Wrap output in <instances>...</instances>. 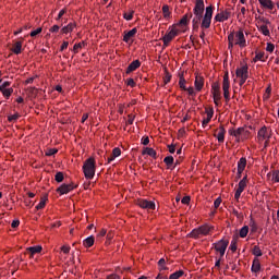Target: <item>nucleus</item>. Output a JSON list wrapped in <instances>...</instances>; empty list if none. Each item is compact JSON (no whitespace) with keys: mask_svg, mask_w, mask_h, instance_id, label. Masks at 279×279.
I'll list each match as a JSON object with an SVG mask.
<instances>
[{"mask_svg":"<svg viewBox=\"0 0 279 279\" xmlns=\"http://www.w3.org/2000/svg\"><path fill=\"white\" fill-rule=\"evenodd\" d=\"M162 12H163L165 19H169L170 13H169V7L168 5L162 7Z\"/></svg>","mask_w":279,"mask_h":279,"instance_id":"nucleus-44","label":"nucleus"},{"mask_svg":"<svg viewBox=\"0 0 279 279\" xmlns=\"http://www.w3.org/2000/svg\"><path fill=\"white\" fill-rule=\"evenodd\" d=\"M253 254H254V256H263V251H260V247L254 246Z\"/></svg>","mask_w":279,"mask_h":279,"instance_id":"nucleus-38","label":"nucleus"},{"mask_svg":"<svg viewBox=\"0 0 279 279\" xmlns=\"http://www.w3.org/2000/svg\"><path fill=\"white\" fill-rule=\"evenodd\" d=\"M137 206H140V208H144L145 210H156V203L145 198H140L137 201Z\"/></svg>","mask_w":279,"mask_h":279,"instance_id":"nucleus-5","label":"nucleus"},{"mask_svg":"<svg viewBox=\"0 0 279 279\" xmlns=\"http://www.w3.org/2000/svg\"><path fill=\"white\" fill-rule=\"evenodd\" d=\"M215 136L218 140V143H223L226 138V129H223V126H220L217 131V134H215Z\"/></svg>","mask_w":279,"mask_h":279,"instance_id":"nucleus-13","label":"nucleus"},{"mask_svg":"<svg viewBox=\"0 0 279 279\" xmlns=\"http://www.w3.org/2000/svg\"><path fill=\"white\" fill-rule=\"evenodd\" d=\"M259 32H262L264 36H269V28L267 27V25H262L259 27Z\"/></svg>","mask_w":279,"mask_h":279,"instance_id":"nucleus-35","label":"nucleus"},{"mask_svg":"<svg viewBox=\"0 0 279 279\" xmlns=\"http://www.w3.org/2000/svg\"><path fill=\"white\" fill-rule=\"evenodd\" d=\"M119 156H121V148L116 147L113 148L111 156L107 158V162H112V160H114V158H119Z\"/></svg>","mask_w":279,"mask_h":279,"instance_id":"nucleus-16","label":"nucleus"},{"mask_svg":"<svg viewBox=\"0 0 279 279\" xmlns=\"http://www.w3.org/2000/svg\"><path fill=\"white\" fill-rule=\"evenodd\" d=\"M43 252V246H31L27 248V253L29 254L31 258H34V254H40Z\"/></svg>","mask_w":279,"mask_h":279,"instance_id":"nucleus-12","label":"nucleus"},{"mask_svg":"<svg viewBox=\"0 0 279 279\" xmlns=\"http://www.w3.org/2000/svg\"><path fill=\"white\" fill-rule=\"evenodd\" d=\"M163 82H165V84H169L171 82V74H169V72H166Z\"/></svg>","mask_w":279,"mask_h":279,"instance_id":"nucleus-50","label":"nucleus"},{"mask_svg":"<svg viewBox=\"0 0 279 279\" xmlns=\"http://www.w3.org/2000/svg\"><path fill=\"white\" fill-rule=\"evenodd\" d=\"M189 23V15H184L183 19L180 21V25H186Z\"/></svg>","mask_w":279,"mask_h":279,"instance_id":"nucleus-55","label":"nucleus"},{"mask_svg":"<svg viewBox=\"0 0 279 279\" xmlns=\"http://www.w3.org/2000/svg\"><path fill=\"white\" fill-rule=\"evenodd\" d=\"M23 49V41H16L13 45V48L11 49V51H13V53H15V56H19V53H21Z\"/></svg>","mask_w":279,"mask_h":279,"instance_id":"nucleus-18","label":"nucleus"},{"mask_svg":"<svg viewBox=\"0 0 279 279\" xmlns=\"http://www.w3.org/2000/svg\"><path fill=\"white\" fill-rule=\"evenodd\" d=\"M193 13L192 24L194 29H197L199 24L203 29H208V27H210L213 21V7H207L204 14V0H196Z\"/></svg>","mask_w":279,"mask_h":279,"instance_id":"nucleus-1","label":"nucleus"},{"mask_svg":"<svg viewBox=\"0 0 279 279\" xmlns=\"http://www.w3.org/2000/svg\"><path fill=\"white\" fill-rule=\"evenodd\" d=\"M56 154H58V148H49L46 151V156H56Z\"/></svg>","mask_w":279,"mask_h":279,"instance_id":"nucleus-40","label":"nucleus"},{"mask_svg":"<svg viewBox=\"0 0 279 279\" xmlns=\"http://www.w3.org/2000/svg\"><path fill=\"white\" fill-rule=\"evenodd\" d=\"M241 193H243V192H239V190L235 191L234 199H235L236 202H239V199L241 198Z\"/></svg>","mask_w":279,"mask_h":279,"instance_id":"nucleus-58","label":"nucleus"},{"mask_svg":"<svg viewBox=\"0 0 279 279\" xmlns=\"http://www.w3.org/2000/svg\"><path fill=\"white\" fill-rule=\"evenodd\" d=\"M230 250L236 252V239H233L230 244Z\"/></svg>","mask_w":279,"mask_h":279,"instance_id":"nucleus-45","label":"nucleus"},{"mask_svg":"<svg viewBox=\"0 0 279 279\" xmlns=\"http://www.w3.org/2000/svg\"><path fill=\"white\" fill-rule=\"evenodd\" d=\"M202 235L201 229H194L189 236H191L192 239H199V236Z\"/></svg>","mask_w":279,"mask_h":279,"instance_id":"nucleus-29","label":"nucleus"},{"mask_svg":"<svg viewBox=\"0 0 279 279\" xmlns=\"http://www.w3.org/2000/svg\"><path fill=\"white\" fill-rule=\"evenodd\" d=\"M11 83L5 81L0 85V90H3L5 88H10Z\"/></svg>","mask_w":279,"mask_h":279,"instance_id":"nucleus-47","label":"nucleus"},{"mask_svg":"<svg viewBox=\"0 0 279 279\" xmlns=\"http://www.w3.org/2000/svg\"><path fill=\"white\" fill-rule=\"evenodd\" d=\"M69 48V41H64L62 45H61V51H64V49H68Z\"/></svg>","mask_w":279,"mask_h":279,"instance_id":"nucleus-61","label":"nucleus"},{"mask_svg":"<svg viewBox=\"0 0 279 279\" xmlns=\"http://www.w3.org/2000/svg\"><path fill=\"white\" fill-rule=\"evenodd\" d=\"M182 276H184V271L179 270L170 275L169 279H180Z\"/></svg>","mask_w":279,"mask_h":279,"instance_id":"nucleus-32","label":"nucleus"},{"mask_svg":"<svg viewBox=\"0 0 279 279\" xmlns=\"http://www.w3.org/2000/svg\"><path fill=\"white\" fill-rule=\"evenodd\" d=\"M229 134L235 137V141L239 143L240 141H245V129L239 128L238 130H230Z\"/></svg>","mask_w":279,"mask_h":279,"instance_id":"nucleus-7","label":"nucleus"},{"mask_svg":"<svg viewBox=\"0 0 279 279\" xmlns=\"http://www.w3.org/2000/svg\"><path fill=\"white\" fill-rule=\"evenodd\" d=\"M60 31V26L59 25H53L51 28H50V32L52 33H56V32H59Z\"/></svg>","mask_w":279,"mask_h":279,"instance_id":"nucleus-60","label":"nucleus"},{"mask_svg":"<svg viewBox=\"0 0 279 279\" xmlns=\"http://www.w3.org/2000/svg\"><path fill=\"white\" fill-rule=\"evenodd\" d=\"M84 245L85 247H93V245H95V238L90 235L87 239H85Z\"/></svg>","mask_w":279,"mask_h":279,"instance_id":"nucleus-27","label":"nucleus"},{"mask_svg":"<svg viewBox=\"0 0 279 279\" xmlns=\"http://www.w3.org/2000/svg\"><path fill=\"white\" fill-rule=\"evenodd\" d=\"M57 192L61 195H66L68 193H71V185L70 184H62L57 189Z\"/></svg>","mask_w":279,"mask_h":279,"instance_id":"nucleus-15","label":"nucleus"},{"mask_svg":"<svg viewBox=\"0 0 279 279\" xmlns=\"http://www.w3.org/2000/svg\"><path fill=\"white\" fill-rule=\"evenodd\" d=\"M19 226H21V220H13L12 223H11V227L12 228H19Z\"/></svg>","mask_w":279,"mask_h":279,"instance_id":"nucleus-54","label":"nucleus"},{"mask_svg":"<svg viewBox=\"0 0 279 279\" xmlns=\"http://www.w3.org/2000/svg\"><path fill=\"white\" fill-rule=\"evenodd\" d=\"M20 117H21V114L14 113V114L8 117V121H9L10 123H12L13 121L19 120Z\"/></svg>","mask_w":279,"mask_h":279,"instance_id":"nucleus-37","label":"nucleus"},{"mask_svg":"<svg viewBox=\"0 0 279 279\" xmlns=\"http://www.w3.org/2000/svg\"><path fill=\"white\" fill-rule=\"evenodd\" d=\"M262 8L267 10H274V2L271 0H258Z\"/></svg>","mask_w":279,"mask_h":279,"instance_id":"nucleus-19","label":"nucleus"},{"mask_svg":"<svg viewBox=\"0 0 279 279\" xmlns=\"http://www.w3.org/2000/svg\"><path fill=\"white\" fill-rule=\"evenodd\" d=\"M47 205V196H43L39 204L36 206V210H43Z\"/></svg>","mask_w":279,"mask_h":279,"instance_id":"nucleus-28","label":"nucleus"},{"mask_svg":"<svg viewBox=\"0 0 279 279\" xmlns=\"http://www.w3.org/2000/svg\"><path fill=\"white\" fill-rule=\"evenodd\" d=\"M274 49H276V46H274V44H267L266 51L272 53Z\"/></svg>","mask_w":279,"mask_h":279,"instance_id":"nucleus-49","label":"nucleus"},{"mask_svg":"<svg viewBox=\"0 0 279 279\" xmlns=\"http://www.w3.org/2000/svg\"><path fill=\"white\" fill-rule=\"evenodd\" d=\"M182 204H190L191 203V196H184L182 199H181Z\"/></svg>","mask_w":279,"mask_h":279,"instance_id":"nucleus-56","label":"nucleus"},{"mask_svg":"<svg viewBox=\"0 0 279 279\" xmlns=\"http://www.w3.org/2000/svg\"><path fill=\"white\" fill-rule=\"evenodd\" d=\"M214 206L215 208H219V206H221V198L218 197L215 202H214Z\"/></svg>","mask_w":279,"mask_h":279,"instance_id":"nucleus-57","label":"nucleus"},{"mask_svg":"<svg viewBox=\"0 0 279 279\" xmlns=\"http://www.w3.org/2000/svg\"><path fill=\"white\" fill-rule=\"evenodd\" d=\"M214 101L215 104L219 101V85H214Z\"/></svg>","mask_w":279,"mask_h":279,"instance_id":"nucleus-30","label":"nucleus"},{"mask_svg":"<svg viewBox=\"0 0 279 279\" xmlns=\"http://www.w3.org/2000/svg\"><path fill=\"white\" fill-rule=\"evenodd\" d=\"M158 265L160 271L167 270V267L165 266V258L159 259Z\"/></svg>","mask_w":279,"mask_h":279,"instance_id":"nucleus-42","label":"nucleus"},{"mask_svg":"<svg viewBox=\"0 0 279 279\" xmlns=\"http://www.w3.org/2000/svg\"><path fill=\"white\" fill-rule=\"evenodd\" d=\"M143 154H147V156H151V158H156V150L154 148H145Z\"/></svg>","mask_w":279,"mask_h":279,"instance_id":"nucleus-33","label":"nucleus"},{"mask_svg":"<svg viewBox=\"0 0 279 279\" xmlns=\"http://www.w3.org/2000/svg\"><path fill=\"white\" fill-rule=\"evenodd\" d=\"M228 240H220L214 244L216 252H219L220 256L226 254V250H228Z\"/></svg>","mask_w":279,"mask_h":279,"instance_id":"nucleus-6","label":"nucleus"},{"mask_svg":"<svg viewBox=\"0 0 279 279\" xmlns=\"http://www.w3.org/2000/svg\"><path fill=\"white\" fill-rule=\"evenodd\" d=\"M134 36H136V28L129 31L124 35V37H123L124 43H130V40H132V38H134Z\"/></svg>","mask_w":279,"mask_h":279,"instance_id":"nucleus-17","label":"nucleus"},{"mask_svg":"<svg viewBox=\"0 0 279 279\" xmlns=\"http://www.w3.org/2000/svg\"><path fill=\"white\" fill-rule=\"evenodd\" d=\"M134 12L131 11L129 13H124V19L125 21H132V16H133Z\"/></svg>","mask_w":279,"mask_h":279,"instance_id":"nucleus-48","label":"nucleus"},{"mask_svg":"<svg viewBox=\"0 0 279 279\" xmlns=\"http://www.w3.org/2000/svg\"><path fill=\"white\" fill-rule=\"evenodd\" d=\"M272 180H274V182H279V171H275L272 173Z\"/></svg>","mask_w":279,"mask_h":279,"instance_id":"nucleus-53","label":"nucleus"},{"mask_svg":"<svg viewBox=\"0 0 279 279\" xmlns=\"http://www.w3.org/2000/svg\"><path fill=\"white\" fill-rule=\"evenodd\" d=\"M213 110L207 111V118L203 120V125H208L210 123V119H213Z\"/></svg>","mask_w":279,"mask_h":279,"instance_id":"nucleus-31","label":"nucleus"},{"mask_svg":"<svg viewBox=\"0 0 279 279\" xmlns=\"http://www.w3.org/2000/svg\"><path fill=\"white\" fill-rule=\"evenodd\" d=\"M41 32H43L41 27H38L35 31L31 32L32 38H36V36H38V34H40Z\"/></svg>","mask_w":279,"mask_h":279,"instance_id":"nucleus-43","label":"nucleus"},{"mask_svg":"<svg viewBox=\"0 0 279 279\" xmlns=\"http://www.w3.org/2000/svg\"><path fill=\"white\" fill-rule=\"evenodd\" d=\"M138 66H141V61H138V60L133 61L128 66L126 73H132V71H136V69H138Z\"/></svg>","mask_w":279,"mask_h":279,"instance_id":"nucleus-21","label":"nucleus"},{"mask_svg":"<svg viewBox=\"0 0 279 279\" xmlns=\"http://www.w3.org/2000/svg\"><path fill=\"white\" fill-rule=\"evenodd\" d=\"M235 75L240 78V86H243L244 82H246L248 77L247 65H243L238 69L235 71Z\"/></svg>","mask_w":279,"mask_h":279,"instance_id":"nucleus-4","label":"nucleus"},{"mask_svg":"<svg viewBox=\"0 0 279 279\" xmlns=\"http://www.w3.org/2000/svg\"><path fill=\"white\" fill-rule=\"evenodd\" d=\"M83 47H84V43L75 44L73 47L74 53H77L80 51V49H82Z\"/></svg>","mask_w":279,"mask_h":279,"instance_id":"nucleus-41","label":"nucleus"},{"mask_svg":"<svg viewBox=\"0 0 279 279\" xmlns=\"http://www.w3.org/2000/svg\"><path fill=\"white\" fill-rule=\"evenodd\" d=\"M71 252V247L69 245L61 246V258H66Z\"/></svg>","mask_w":279,"mask_h":279,"instance_id":"nucleus-24","label":"nucleus"},{"mask_svg":"<svg viewBox=\"0 0 279 279\" xmlns=\"http://www.w3.org/2000/svg\"><path fill=\"white\" fill-rule=\"evenodd\" d=\"M252 271H254L255 274L260 271V260H258V258H255L253 260Z\"/></svg>","mask_w":279,"mask_h":279,"instance_id":"nucleus-25","label":"nucleus"},{"mask_svg":"<svg viewBox=\"0 0 279 279\" xmlns=\"http://www.w3.org/2000/svg\"><path fill=\"white\" fill-rule=\"evenodd\" d=\"M258 141H265V143L267 144V142L269 141V138H271V131L266 129L265 126L262 128L258 131V135H257Z\"/></svg>","mask_w":279,"mask_h":279,"instance_id":"nucleus-8","label":"nucleus"},{"mask_svg":"<svg viewBox=\"0 0 279 279\" xmlns=\"http://www.w3.org/2000/svg\"><path fill=\"white\" fill-rule=\"evenodd\" d=\"M247 232H250V228L247 226H244L241 230H240V236L241 239H245V236H247Z\"/></svg>","mask_w":279,"mask_h":279,"instance_id":"nucleus-34","label":"nucleus"},{"mask_svg":"<svg viewBox=\"0 0 279 279\" xmlns=\"http://www.w3.org/2000/svg\"><path fill=\"white\" fill-rule=\"evenodd\" d=\"M245 186H247V177H244L238 184L236 191L243 193L245 191Z\"/></svg>","mask_w":279,"mask_h":279,"instance_id":"nucleus-22","label":"nucleus"},{"mask_svg":"<svg viewBox=\"0 0 279 279\" xmlns=\"http://www.w3.org/2000/svg\"><path fill=\"white\" fill-rule=\"evenodd\" d=\"M222 90L225 99H230V78L228 76V73H226L223 76Z\"/></svg>","mask_w":279,"mask_h":279,"instance_id":"nucleus-9","label":"nucleus"},{"mask_svg":"<svg viewBox=\"0 0 279 279\" xmlns=\"http://www.w3.org/2000/svg\"><path fill=\"white\" fill-rule=\"evenodd\" d=\"M228 40L229 49H232L234 45H239V47H245V35L241 31L236 33H231L228 37Z\"/></svg>","mask_w":279,"mask_h":279,"instance_id":"nucleus-2","label":"nucleus"},{"mask_svg":"<svg viewBox=\"0 0 279 279\" xmlns=\"http://www.w3.org/2000/svg\"><path fill=\"white\" fill-rule=\"evenodd\" d=\"M70 31H71V23H69L66 26H64L61 29V34H69Z\"/></svg>","mask_w":279,"mask_h":279,"instance_id":"nucleus-46","label":"nucleus"},{"mask_svg":"<svg viewBox=\"0 0 279 279\" xmlns=\"http://www.w3.org/2000/svg\"><path fill=\"white\" fill-rule=\"evenodd\" d=\"M142 143L143 145H149V137H144Z\"/></svg>","mask_w":279,"mask_h":279,"instance_id":"nucleus-64","label":"nucleus"},{"mask_svg":"<svg viewBox=\"0 0 279 279\" xmlns=\"http://www.w3.org/2000/svg\"><path fill=\"white\" fill-rule=\"evenodd\" d=\"M163 162L168 166L171 167V165H173V157L172 156H168L163 159Z\"/></svg>","mask_w":279,"mask_h":279,"instance_id":"nucleus-39","label":"nucleus"},{"mask_svg":"<svg viewBox=\"0 0 279 279\" xmlns=\"http://www.w3.org/2000/svg\"><path fill=\"white\" fill-rule=\"evenodd\" d=\"M0 93H2L3 97H5L7 99H10V97L12 96V93H14V89L13 88L0 89Z\"/></svg>","mask_w":279,"mask_h":279,"instance_id":"nucleus-26","label":"nucleus"},{"mask_svg":"<svg viewBox=\"0 0 279 279\" xmlns=\"http://www.w3.org/2000/svg\"><path fill=\"white\" fill-rule=\"evenodd\" d=\"M201 230V234L203 236H206L207 234H209L210 230H213V227L205 225L198 228Z\"/></svg>","mask_w":279,"mask_h":279,"instance_id":"nucleus-23","label":"nucleus"},{"mask_svg":"<svg viewBox=\"0 0 279 279\" xmlns=\"http://www.w3.org/2000/svg\"><path fill=\"white\" fill-rule=\"evenodd\" d=\"M179 84H180V88H183V90H186V85H184L186 84V81L184 78L181 77Z\"/></svg>","mask_w":279,"mask_h":279,"instance_id":"nucleus-51","label":"nucleus"},{"mask_svg":"<svg viewBox=\"0 0 279 279\" xmlns=\"http://www.w3.org/2000/svg\"><path fill=\"white\" fill-rule=\"evenodd\" d=\"M126 84H128V86H132V87H134L136 85V83L134 82L133 78H129Z\"/></svg>","mask_w":279,"mask_h":279,"instance_id":"nucleus-59","label":"nucleus"},{"mask_svg":"<svg viewBox=\"0 0 279 279\" xmlns=\"http://www.w3.org/2000/svg\"><path fill=\"white\" fill-rule=\"evenodd\" d=\"M56 182H62L64 180V173L62 172H57L54 175Z\"/></svg>","mask_w":279,"mask_h":279,"instance_id":"nucleus-36","label":"nucleus"},{"mask_svg":"<svg viewBox=\"0 0 279 279\" xmlns=\"http://www.w3.org/2000/svg\"><path fill=\"white\" fill-rule=\"evenodd\" d=\"M230 14L228 13V11H223L221 13H218L215 16V21H218L219 23H223V21H228Z\"/></svg>","mask_w":279,"mask_h":279,"instance_id":"nucleus-14","label":"nucleus"},{"mask_svg":"<svg viewBox=\"0 0 279 279\" xmlns=\"http://www.w3.org/2000/svg\"><path fill=\"white\" fill-rule=\"evenodd\" d=\"M264 56H265V53L258 52V53L255 56V58H254V62H256V61H258V60H263Z\"/></svg>","mask_w":279,"mask_h":279,"instance_id":"nucleus-52","label":"nucleus"},{"mask_svg":"<svg viewBox=\"0 0 279 279\" xmlns=\"http://www.w3.org/2000/svg\"><path fill=\"white\" fill-rule=\"evenodd\" d=\"M178 36V29L175 27H172L168 34L163 37V45L167 47L169 43Z\"/></svg>","mask_w":279,"mask_h":279,"instance_id":"nucleus-10","label":"nucleus"},{"mask_svg":"<svg viewBox=\"0 0 279 279\" xmlns=\"http://www.w3.org/2000/svg\"><path fill=\"white\" fill-rule=\"evenodd\" d=\"M83 170L87 180L93 179L95 177V160L92 158L87 159V161L83 166Z\"/></svg>","mask_w":279,"mask_h":279,"instance_id":"nucleus-3","label":"nucleus"},{"mask_svg":"<svg viewBox=\"0 0 279 279\" xmlns=\"http://www.w3.org/2000/svg\"><path fill=\"white\" fill-rule=\"evenodd\" d=\"M247 165V160L245 158H241L238 162V173H243L245 171V166Z\"/></svg>","mask_w":279,"mask_h":279,"instance_id":"nucleus-20","label":"nucleus"},{"mask_svg":"<svg viewBox=\"0 0 279 279\" xmlns=\"http://www.w3.org/2000/svg\"><path fill=\"white\" fill-rule=\"evenodd\" d=\"M107 279H121V277H119L118 275H109L108 277H107Z\"/></svg>","mask_w":279,"mask_h":279,"instance_id":"nucleus-62","label":"nucleus"},{"mask_svg":"<svg viewBox=\"0 0 279 279\" xmlns=\"http://www.w3.org/2000/svg\"><path fill=\"white\" fill-rule=\"evenodd\" d=\"M189 95H195V89L193 87H190L186 89Z\"/></svg>","mask_w":279,"mask_h":279,"instance_id":"nucleus-63","label":"nucleus"},{"mask_svg":"<svg viewBox=\"0 0 279 279\" xmlns=\"http://www.w3.org/2000/svg\"><path fill=\"white\" fill-rule=\"evenodd\" d=\"M194 86H195V90H197V93H199V90H202V88H204V77L196 75Z\"/></svg>","mask_w":279,"mask_h":279,"instance_id":"nucleus-11","label":"nucleus"}]
</instances>
